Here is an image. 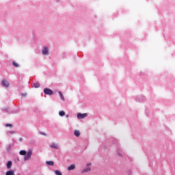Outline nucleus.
I'll return each instance as SVG.
<instances>
[{"label": "nucleus", "mask_w": 175, "mask_h": 175, "mask_svg": "<svg viewBox=\"0 0 175 175\" xmlns=\"http://www.w3.org/2000/svg\"><path fill=\"white\" fill-rule=\"evenodd\" d=\"M12 167V161H9L7 163V169H10Z\"/></svg>", "instance_id": "16"}, {"label": "nucleus", "mask_w": 175, "mask_h": 175, "mask_svg": "<svg viewBox=\"0 0 175 175\" xmlns=\"http://www.w3.org/2000/svg\"><path fill=\"white\" fill-rule=\"evenodd\" d=\"M75 169H76V166L75 165V164H71L70 166L68 167V170L69 171L75 170Z\"/></svg>", "instance_id": "10"}, {"label": "nucleus", "mask_w": 175, "mask_h": 175, "mask_svg": "<svg viewBox=\"0 0 175 175\" xmlns=\"http://www.w3.org/2000/svg\"><path fill=\"white\" fill-rule=\"evenodd\" d=\"M44 94H45V95H53V92L51 89L46 88L44 89Z\"/></svg>", "instance_id": "9"}, {"label": "nucleus", "mask_w": 175, "mask_h": 175, "mask_svg": "<svg viewBox=\"0 0 175 175\" xmlns=\"http://www.w3.org/2000/svg\"><path fill=\"white\" fill-rule=\"evenodd\" d=\"M49 47L43 46L42 49V55H49Z\"/></svg>", "instance_id": "4"}, {"label": "nucleus", "mask_w": 175, "mask_h": 175, "mask_svg": "<svg viewBox=\"0 0 175 175\" xmlns=\"http://www.w3.org/2000/svg\"><path fill=\"white\" fill-rule=\"evenodd\" d=\"M16 133V131H8L7 135H12Z\"/></svg>", "instance_id": "22"}, {"label": "nucleus", "mask_w": 175, "mask_h": 175, "mask_svg": "<svg viewBox=\"0 0 175 175\" xmlns=\"http://www.w3.org/2000/svg\"><path fill=\"white\" fill-rule=\"evenodd\" d=\"M116 153L120 158H123L124 155H125L124 150L121 148H118L116 149Z\"/></svg>", "instance_id": "3"}, {"label": "nucleus", "mask_w": 175, "mask_h": 175, "mask_svg": "<svg viewBox=\"0 0 175 175\" xmlns=\"http://www.w3.org/2000/svg\"><path fill=\"white\" fill-rule=\"evenodd\" d=\"M1 85H3V87L8 88L9 85H10V83H9V81H8V80L3 79L1 81Z\"/></svg>", "instance_id": "5"}, {"label": "nucleus", "mask_w": 175, "mask_h": 175, "mask_svg": "<svg viewBox=\"0 0 175 175\" xmlns=\"http://www.w3.org/2000/svg\"><path fill=\"white\" fill-rule=\"evenodd\" d=\"M33 85L34 88H39L40 87V83H39V82L34 83Z\"/></svg>", "instance_id": "14"}, {"label": "nucleus", "mask_w": 175, "mask_h": 175, "mask_svg": "<svg viewBox=\"0 0 175 175\" xmlns=\"http://www.w3.org/2000/svg\"><path fill=\"white\" fill-rule=\"evenodd\" d=\"M20 155H27V151L25 150H21L19 152Z\"/></svg>", "instance_id": "17"}, {"label": "nucleus", "mask_w": 175, "mask_h": 175, "mask_svg": "<svg viewBox=\"0 0 175 175\" xmlns=\"http://www.w3.org/2000/svg\"><path fill=\"white\" fill-rule=\"evenodd\" d=\"M5 126H10V128H12L13 127V125L12 124H5Z\"/></svg>", "instance_id": "23"}, {"label": "nucleus", "mask_w": 175, "mask_h": 175, "mask_svg": "<svg viewBox=\"0 0 175 175\" xmlns=\"http://www.w3.org/2000/svg\"><path fill=\"white\" fill-rule=\"evenodd\" d=\"M46 164L48 165L49 166H54V161H46Z\"/></svg>", "instance_id": "13"}, {"label": "nucleus", "mask_w": 175, "mask_h": 175, "mask_svg": "<svg viewBox=\"0 0 175 175\" xmlns=\"http://www.w3.org/2000/svg\"><path fill=\"white\" fill-rule=\"evenodd\" d=\"M66 117L68 118V117H69V115H66Z\"/></svg>", "instance_id": "26"}, {"label": "nucleus", "mask_w": 175, "mask_h": 175, "mask_svg": "<svg viewBox=\"0 0 175 175\" xmlns=\"http://www.w3.org/2000/svg\"><path fill=\"white\" fill-rule=\"evenodd\" d=\"M23 96H26L27 94H22Z\"/></svg>", "instance_id": "25"}, {"label": "nucleus", "mask_w": 175, "mask_h": 175, "mask_svg": "<svg viewBox=\"0 0 175 175\" xmlns=\"http://www.w3.org/2000/svg\"><path fill=\"white\" fill-rule=\"evenodd\" d=\"M88 116L87 113H78L77 115V117L79 120H83L85 118Z\"/></svg>", "instance_id": "6"}, {"label": "nucleus", "mask_w": 175, "mask_h": 175, "mask_svg": "<svg viewBox=\"0 0 175 175\" xmlns=\"http://www.w3.org/2000/svg\"><path fill=\"white\" fill-rule=\"evenodd\" d=\"M90 166H91V163L87 164V167L82 170V173H88V172H91V167H90Z\"/></svg>", "instance_id": "8"}, {"label": "nucleus", "mask_w": 175, "mask_h": 175, "mask_svg": "<svg viewBox=\"0 0 175 175\" xmlns=\"http://www.w3.org/2000/svg\"><path fill=\"white\" fill-rule=\"evenodd\" d=\"M32 157V150L29 149L26 154L24 156V161H29Z\"/></svg>", "instance_id": "1"}, {"label": "nucleus", "mask_w": 175, "mask_h": 175, "mask_svg": "<svg viewBox=\"0 0 175 175\" xmlns=\"http://www.w3.org/2000/svg\"><path fill=\"white\" fill-rule=\"evenodd\" d=\"M49 147L51 148H55V150H58L59 148V145H58V144H57L55 142H52L49 145Z\"/></svg>", "instance_id": "7"}, {"label": "nucleus", "mask_w": 175, "mask_h": 175, "mask_svg": "<svg viewBox=\"0 0 175 175\" xmlns=\"http://www.w3.org/2000/svg\"><path fill=\"white\" fill-rule=\"evenodd\" d=\"M19 141L23 142V138L22 137L19 138Z\"/></svg>", "instance_id": "24"}, {"label": "nucleus", "mask_w": 175, "mask_h": 175, "mask_svg": "<svg viewBox=\"0 0 175 175\" xmlns=\"http://www.w3.org/2000/svg\"><path fill=\"white\" fill-rule=\"evenodd\" d=\"M74 135L75 136H76L77 137H79L81 133H80V131L79 130H75L74 131Z\"/></svg>", "instance_id": "12"}, {"label": "nucleus", "mask_w": 175, "mask_h": 175, "mask_svg": "<svg viewBox=\"0 0 175 175\" xmlns=\"http://www.w3.org/2000/svg\"><path fill=\"white\" fill-rule=\"evenodd\" d=\"M55 174L56 175H62V173L59 172V170H55Z\"/></svg>", "instance_id": "20"}, {"label": "nucleus", "mask_w": 175, "mask_h": 175, "mask_svg": "<svg viewBox=\"0 0 175 175\" xmlns=\"http://www.w3.org/2000/svg\"><path fill=\"white\" fill-rule=\"evenodd\" d=\"M59 96L60 97V99L63 100V102H65V97H64V94H62V92H58Z\"/></svg>", "instance_id": "11"}, {"label": "nucleus", "mask_w": 175, "mask_h": 175, "mask_svg": "<svg viewBox=\"0 0 175 175\" xmlns=\"http://www.w3.org/2000/svg\"><path fill=\"white\" fill-rule=\"evenodd\" d=\"M59 116H60V117H64V116H65V112L64 111H59Z\"/></svg>", "instance_id": "18"}, {"label": "nucleus", "mask_w": 175, "mask_h": 175, "mask_svg": "<svg viewBox=\"0 0 175 175\" xmlns=\"http://www.w3.org/2000/svg\"><path fill=\"white\" fill-rule=\"evenodd\" d=\"M5 175H14V171H13V170L8 171L6 172Z\"/></svg>", "instance_id": "15"}, {"label": "nucleus", "mask_w": 175, "mask_h": 175, "mask_svg": "<svg viewBox=\"0 0 175 175\" xmlns=\"http://www.w3.org/2000/svg\"><path fill=\"white\" fill-rule=\"evenodd\" d=\"M12 149V144H8L7 146V151H10Z\"/></svg>", "instance_id": "21"}, {"label": "nucleus", "mask_w": 175, "mask_h": 175, "mask_svg": "<svg viewBox=\"0 0 175 175\" xmlns=\"http://www.w3.org/2000/svg\"><path fill=\"white\" fill-rule=\"evenodd\" d=\"M146 96H137L135 97L136 102H139V103H142V102H146Z\"/></svg>", "instance_id": "2"}, {"label": "nucleus", "mask_w": 175, "mask_h": 175, "mask_svg": "<svg viewBox=\"0 0 175 175\" xmlns=\"http://www.w3.org/2000/svg\"><path fill=\"white\" fill-rule=\"evenodd\" d=\"M12 65H14V66H15V68H18L20 66V65L18 64H17V62H13Z\"/></svg>", "instance_id": "19"}]
</instances>
